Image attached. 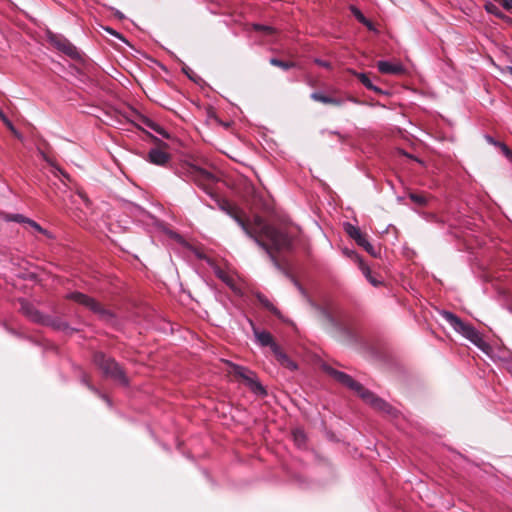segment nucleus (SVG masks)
<instances>
[{"label": "nucleus", "instance_id": "obj_13", "mask_svg": "<svg viewBox=\"0 0 512 512\" xmlns=\"http://www.w3.org/2000/svg\"><path fill=\"white\" fill-rule=\"evenodd\" d=\"M214 273L215 275L221 279L226 285H228L232 290H234L235 292H237V288H236V284H235V279L232 275H230L228 272L222 270L221 268L219 267H215L214 268Z\"/></svg>", "mask_w": 512, "mask_h": 512}, {"label": "nucleus", "instance_id": "obj_17", "mask_svg": "<svg viewBox=\"0 0 512 512\" xmlns=\"http://www.w3.org/2000/svg\"><path fill=\"white\" fill-rule=\"evenodd\" d=\"M143 124H145L148 128L152 129L153 131L157 132L158 134L162 135L165 138H169V134L156 122L148 119L143 118Z\"/></svg>", "mask_w": 512, "mask_h": 512}, {"label": "nucleus", "instance_id": "obj_11", "mask_svg": "<svg viewBox=\"0 0 512 512\" xmlns=\"http://www.w3.org/2000/svg\"><path fill=\"white\" fill-rule=\"evenodd\" d=\"M148 160L152 164L165 166L170 160V154L161 148H153L148 153Z\"/></svg>", "mask_w": 512, "mask_h": 512}, {"label": "nucleus", "instance_id": "obj_24", "mask_svg": "<svg viewBox=\"0 0 512 512\" xmlns=\"http://www.w3.org/2000/svg\"><path fill=\"white\" fill-rule=\"evenodd\" d=\"M353 12H354V15L356 16V18L361 22L363 23L364 25H366L368 28H372V25H371V22L368 21L364 15L356 8H353Z\"/></svg>", "mask_w": 512, "mask_h": 512}, {"label": "nucleus", "instance_id": "obj_35", "mask_svg": "<svg viewBox=\"0 0 512 512\" xmlns=\"http://www.w3.org/2000/svg\"><path fill=\"white\" fill-rule=\"evenodd\" d=\"M14 134L17 132L13 124L11 123V126H7Z\"/></svg>", "mask_w": 512, "mask_h": 512}, {"label": "nucleus", "instance_id": "obj_3", "mask_svg": "<svg viewBox=\"0 0 512 512\" xmlns=\"http://www.w3.org/2000/svg\"><path fill=\"white\" fill-rule=\"evenodd\" d=\"M442 316L457 332L462 334L477 347L484 349L486 343L481 334L473 326L464 323L458 316L448 311H444Z\"/></svg>", "mask_w": 512, "mask_h": 512}, {"label": "nucleus", "instance_id": "obj_25", "mask_svg": "<svg viewBox=\"0 0 512 512\" xmlns=\"http://www.w3.org/2000/svg\"><path fill=\"white\" fill-rule=\"evenodd\" d=\"M253 28H254L256 31L263 32V33H265V34H272V33H274V29H273L271 26H265V25H260V24H254V25H253Z\"/></svg>", "mask_w": 512, "mask_h": 512}, {"label": "nucleus", "instance_id": "obj_19", "mask_svg": "<svg viewBox=\"0 0 512 512\" xmlns=\"http://www.w3.org/2000/svg\"><path fill=\"white\" fill-rule=\"evenodd\" d=\"M58 48L69 56H74L76 54V48L67 41L59 42Z\"/></svg>", "mask_w": 512, "mask_h": 512}, {"label": "nucleus", "instance_id": "obj_32", "mask_svg": "<svg viewBox=\"0 0 512 512\" xmlns=\"http://www.w3.org/2000/svg\"><path fill=\"white\" fill-rule=\"evenodd\" d=\"M11 219L17 222L24 221V218L21 215H15Z\"/></svg>", "mask_w": 512, "mask_h": 512}, {"label": "nucleus", "instance_id": "obj_5", "mask_svg": "<svg viewBox=\"0 0 512 512\" xmlns=\"http://www.w3.org/2000/svg\"><path fill=\"white\" fill-rule=\"evenodd\" d=\"M94 362L106 375L117 379L122 383H127L122 369L113 359L105 356L102 353H96L94 356Z\"/></svg>", "mask_w": 512, "mask_h": 512}, {"label": "nucleus", "instance_id": "obj_7", "mask_svg": "<svg viewBox=\"0 0 512 512\" xmlns=\"http://www.w3.org/2000/svg\"><path fill=\"white\" fill-rule=\"evenodd\" d=\"M345 231L347 234L356 241V243L363 247L370 255L376 256L374 247L369 243L366 236L360 231V229L350 223L345 224Z\"/></svg>", "mask_w": 512, "mask_h": 512}, {"label": "nucleus", "instance_id": "obj_29", "mask_svg": "<svg viewBox=\"0 0 512 512\" xmlns=\"http://www.w3.org/2000/svg\"><path fill=\"white\" fill-rule=\"evenodd\" d=\"M315 63L321 67L329 69L331 67V64L327 61L321 60V59H315Z\"/></svg>", "mask_w": 512, "mask_h": 512}, {"label": "nucleus", "instance_id": "obj_10", "mask_svg": "<svg viewBox=\"0 0 512 512\" xmlns=\"http://www.w3.org/2000/svg\"><path fill=\"white\" fill-rule=\"evenodd\" d=\"M377 67L382 74L401 75L405 71L403 65L398 62L379 61Z\"/></svg>", "mask_w": 512, "mask_h": 512}, {"label": "nucleus", "instance_id": "obj_38", "mask_svg": "<svg viewBox=\"0 0 512 512\" xmlns=\"http://www.w3.org/2000/svg\"><path fill=\"white\" fill-rule=\"evenodd\" d=\"M510 74L512 75V68H509Z\"/></svg>", "mask_w": 512, "mask_h": 512}, {"label": "nucleus", "instance_id": "obj_14", "mask_svg": "<svg viewBox=\"0 0 512 512\" xmlns=\"http://www.w3.org/2000/svg\"><path fill=\"white\" fill-rule=\"evenodd\" d=\"M352 255L358 261L359 268L361 269L362 273L365 275L367 280L373 286H378L381 282L372 276L370 268L363 262V260L356 253H352Z\"/></svg>", "mask_w": 512, "mask_h": 512}, {"label": "nucleus", "instance_id": "obj_22", "mask_svg": "<svg viewBox=\"0 0 512 512\" xmlns=\"http://www.w3.org/2000/svg\"><path fill=\"white\" fill-rule=\"evenodd\" d=\"M485 9H486V11H487L488 13L493 14V15H495V16H496V17H498V18H501V19L507 18V17H506V16H505V15H504L500 10H499V8H498L496 5L492 4V3H487V4L485 5Z\"/></svg>", "mask_w": 512, "mask_h": 512}, {"label": "nucleus", "instance_id": "obj_31", "mask_svg": "<svg viewBox=\"0 0 512 512\" xmlns=\"http://www.w3.org/2000/svg\"><path fill=\"white\" fill-rule=\"evenodd\" d=\"M27 223L32 226L35 230L39 231V232H43V229L34 221L32 220H27Z\"/></svg>", "mask_w": 512, "mask_h": 512}, {"label": "nucleus", "instance_id": "obj_36", "mask_svg": "<svg viewBox=\"0 0 512 512\" xmlns=\"http://www.w3.org/2000/svg\"><path fill=\"white\" fill-rule=\"evenodd\" d=\"M349 100L352 101V102L357 103V101L353 97H350Z\"/></svg>", "mask_w": 512, "mask_h": 512}, {"label": "nucleus", "instance_id": "obj_16", "mask_svg": "<svg viewBox=\"0 0 512 512\" xmlns=\"http://www.w3.org/2000/svg\"><path fill=\"white\" fill-rule=\"evenodd\" d=\"M353 74L359 79V81L369 90H372L378 94H381L382 93V90L373 85V83L371 82V80L369 79V77L364 74V73H357V72H353Z\"/></svg>", "mask_w": 512, "mask_h": 512}, {"label": "nucleus", "instance_id": "obj_26", "mask_svg": "<svg viewBox=\"0 0 512 512\" xmlns=\"http://www.w3.org/2000/svg\"><path fill=\"white\" fill-rule=\"evenodd\" d=\"M410 199L419 205H425L427 202L426 197L419 194H410Z\"/></svg>", "mask_w": 512, "mask_h": 512}, {"label": "nucleus", "instance_id": "obj_8", "mask_svg": "<svg viewBox=\"0 0 512 512\" xmlns=\"http://www.w3.org/2000/svg\"><path fill=\"white\" fill-rule=\"evenodd\" d=\"M67 297L69 299L89 308L90 310H92L93 312H95L97 314L104 315L106 313V311L101 306V304H99L93 298H90L89 296H87L83 293L72 292Z\"/></svg>", "mask_w": 512, "mask_h": 512}, {"label": "nucleus", "instance_id": "obj_15", "mask_svg": "<svg viewBox=\"0 0 512 512\" xmlns=\"http://www.w3.org/2000/svg\"><path fill=\"white\" fill-rule=\"evenodd\" d=\"M311 98L315 101L321 102L323 104H331V105H337L340 106L343 103V100L333 98L327 95H324L320 92H314L311 94Z\"/></svg>", "mask_w": 512, "mask_h": 512}, {"label": "nucleus", "instance_id": "obj_18", "mask_svg": "<svg viewBox=\"0 0 512 512\" xmlns=\"http://www.w3.org/2000/svg\"><path fill=\"white\" fill-rule=\"evenodd\" d=\"M21 308L25 312V314L29 316L33 321H42V317L38 313V311L34 310L33 307L30 306L28 303H22Z\"/></svg>", "mask_w": 512, "mask_h": 512}, {"label": "nucleus", "instance_id": "obj_27", "mask_svg": "<svg viewBox=\"0 0 512 512\" xmlns=\"http://www.w3.org/2000/svg\"><path fill=\"white\" fill-rule=\"evenodd\" d=\"M498 147L506 155V157L512 160V151L508 148L507 145H505L504 143H499Z\"/></svg>", "mask_w": 512, "mask_h": 512}, {"label": "nucleus", "instance_id": "obj_23", "mask_svg": "<svg viewBox=\"0 0 512 512\" xmlns=\"http://www.w3.org/2000/svg\"><path fill=\"white\" fill-rule=\"evenodd\" d=\"M293 438L298 446H303L305 444L306 437L303 431L295 430L293 432Z\"/></svg>", "mask_w": 512, "mask_h": 512}, {"label": "nucleus", "instance_id": "obj_9", "mask_svg": "<svg viewBox=\"0 0 512 512\" xmlns=\"http://www.w3.org/2000/svg\"><path fill=\"white\" fill-rule=\"evenodd\" d=\"M249 323L252 327L256 341L258 342L259 345H261L263 347L269 346L272 351L274 350L275 346H278L277 343L273 340V337L269 332L258 330L255 327L252 320H249Z\"/></svg>", "mask_w": 512, "mask_h": 512}, {"label": "nucleus", "instance_id": "obj_28", "mask_svg": "<svg viewBox=\"0 0 512 512\" xmlns=\"http://www.w3.org/2000/svg\"><path fill=\"white\" fill-rule=\"evenodd\" d=\"M507 11H512V0H495Z\"/></svg>", "mask_w": 512, "mask_h": 512}, {"label": "nucleus", "instance_id": "obj_20", "mask_svg": "<svg viewBox=\"0 0 512 512\" xmlns=\"http://www.w3.org/2000/svg\"><path fill=\"white\" fill-rule=\"evenodd\" d=\"M270 64L273 65V66H277L279 68H282L284 70H288V69L293 68V67L296 66V63H294V62H286V61L279 60L277 58H271L270 59Z\"/></svg>", "mask_w": 512, "mask_h": 512}, {"label": "nucleus", "instance_id": "obj_33", "mask_svg": "<svg viewBox=\"0 0 512 512\" xmlns=\"http://www.w3.org/2000/svg\"><path fill=\"white\" fill-rule=\"evenodd\" d=\"M487 140L489 143L494 144L495 146H498V144L500 143V142L494 141V139L489 136L487 137Z\"/></svg>", "mask_w": 512, "mask_h": 512}, {"label": "nucleus", "instance_id": "obj_4", "mask_svg": "<svg viewBox=\"0 0 512 512\" xmlns=\"http://www.w3.org/2000/svg\"><path fill=\"white\" fill-rule=\"evenodd\" d=\"M183 174L193 180L198 186L206 189L210 184L214 183L215 176L207 170L191 164L186 163L182 166Z\"/></svg>", "mask_w": 512, "mask_h": 512}, {"label": "nucleus", "instance_id": "obj_30", "mask_svg": "<svg viewBox=\"0 0 512 512\" xmlns=\"http://www.w3.org/2000/svg\"><path fill=\"white\" fill-rule=\"evenodd\" d=\"M0 119L5 123L6 126H11V121L5 116V114L0 109Z\"/></svg>", "mask_w": 512, "mask_h": 512}, {"label": "nucleus", "instance_id": "obj_34", "mask_svg": "<svg viewBox=\"0 0 512 512\" xmlns=\"http://www.w3.org/2000/svg\"><path fill=\"white\" fill-rule=\"evenodd\" d=\"M79 197L88 205L89 204V200L88 198L82 194V193H79Z\"/></svg>", "mask_w": 512, "mask_h": 512}, {"label": "nucleus", "instance_id": "obj_12", "mask_svg": "<svg viewBox=\"0 0 512 512\" xmlns=\"http://www.w3.org/2000/svg\"><path fill=\"white\" fill-rule=\"evenodd\" d=\"M275 355L278 362L284 366L285 368H288L291 371H294L297 369V364L291 360L287 354H285L279 346H275L274 350L272 351Z\"/></svg>", "mask_w": 512, "mask_h": 512}, {"label": "nucleus", "instance_id": "obj_2", "mask_svg": "<svg viewBox=\"0 0 512 512\" xmlns=\"http://www.w3.org/2000/svg\"><path fill=\"white\" fill-rule=\"evenodd\" d=\"M323 369L337 382L355 391L365 402L370 404L373 408L386 413H391L392 408L389 404H387L382 399L377 398L373 393L365 389L360 383L356 382L348 374L335 370L334 368L327 365H324Z\"/></svg>", "mask_w": 512, "mask_h": 512}, {"label": "nucleus", "instance_id": "obj_37", "mask_svg": "<svg viewBox=\"0 0 512 512\" xmlns=\"http://www.w3.org/2000/svg\"><path fill=\"white\" fill-rule=\"evenodd\" d=\"M16 137L20 138V134L18 133V131L14 134Z\"/></svg>", "mask_w": 512, "mask_h": 512}, {"label": "nucleus", "instance_id": "obj_1", "mask_svg": "<svg viewBox=\"0 0 512 512\" xmlns=\"http://www.w3.org/2000/svg\"><path fill=\"white\" fill-rule=\"evenodd\" d=\"M220 207L239 224L249 237L254 239L266 251L274 262H276L275 252L292 249L294 238L288 232L266 223L260 216H255L252 221H245L241 210L228 201H223Z\"/></svg>", "mask_w": 512, "mask_h": 512}, {"label": "nucleus", "instance_id": "obj_21", "mask_svg": "<svg viewBox=\"0 0 512 512\" xmlns=\"http://www.w3.org/2000/svg\"><path fill=\"white\" fill-rule=\"evenodd\" d=\"M258 301L269 311L274 314H278L277 308L268 300V298L262 294H257Z\"/></svg>", "mask_w": 512, "mask_h": 512}, {"label": "nucleus", "instance_id": "obj_6", "mask_svg": "<svg viewBox=\"0 0 512 512\" xmlns=\"http://www.w3.org/2000/svg\"><path fill=\"white\" fill-rule=\"evenodd\" d=\"M229 373L241 378L254 393L259 395L266 394L265 389L258 382L252 371L236 364H230Z\"/></svg>", "mask_w": 512, "mask_h": 512}]
</instances>
